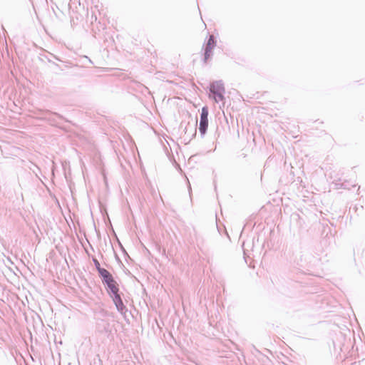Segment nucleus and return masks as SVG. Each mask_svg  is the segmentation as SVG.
<instances>
[{
	"label": "nucleus",
	"mask_w": 365,
	"mask_h": 365,
	"mask_svg": "<svg viewBox=\"0 0 365 365\" xmlns=\"http://www.w3.org/2000/svg\"><path fill=\"white\" fill-rule=\"evenodd\" d=\"M210 91L213 94V98L216 103H218L223 100V93L225 91V89L221 83H212L210 85Z\"/></svg>",
	"instance_id": "obj_1"
},
{
	"label": "nucleus",
	"mask_w": 365,
	"mask_h": 365,
	"mask_svg": "<svg viewBox=\"0 0 365 365\" xmlns=\"http://www.w3.org/2000/svg\"><path fill=\"white\" fill-rule=\"evenodd\" d=\"M208 127V109L207 107L202 108L199 130L201 134L204 135Z\"/></svg>",
	"instance_id": "obj_2"
},
{
	"label": "nucleus",
	"mask_w": 365,
	"mask_h": 365,
	"mask_svg": "<svg viewBox=\"0 0 365 365\" xmlns=\"http://www.w3.org/2000/svg\"><path fill=\"white\" fill-rule=\"evenodd\" d=\"M215 45L216 42L215 41L214 36H210L205 48L204 62L206 63L210 57L212 55V51L215 47Z\"/></svg>",
	"instance_id": "obj_3"
},
{
	"label": "nucleus",
	"mask_w": 365,
	"mask_h": 365,
	"mask_svg": "<svg viewBox=\"0 0 365 365\" xmlns=\"http://www.w3.org/2000/svg\"><path fill=\"white\" fill-rule=\"evenodd\" d=\"M104 282L107 284L108 288L110 289L111 292L114 295H115V298L118 299L119 301L121 302L120 297L118 294V286L116 282L113 279V277Z\"/></svg>",
	"instance_id": "obj_4"
},
{
	"label": "nucleus",
	"mask_w": 365,
	"mask_h": 365,
	"mask_svg": "<svg viewBox=\"0 0 365 365\" xmlns=\"http://www.w3.org/2000/svg\"><path fill=\"white\" fill-rule=\"evenodd\" d=\"M98 270L101 276L103 278L104 281L109 279L110 277H112V275L110 274V272L107 269H106L104 268L98 267Z\"/></svg>",
	"instance_id": "obj_5"
},
{
	"label": "nucleus",
	"mask_w": 365,
	"mask_h": 365,
	"mask_svg": "<svg viewBox=\"0 0 365 365\" xmlns=\"http://www.w3.org/2000/svg\"><path fill=\"white\" fill-rule=\"evenodd\" d=\"M114 300H115V302L116 304H117L118 303H120V304H123V303H122V302H120L119 301V299H116L115 297Z\"/></svg>",
	"instance_id": "obj_6"
},
{
	"label": "nucleus",
	"mask_w": 365,
	"mask_h": 365,
	"mask_svg": "<svg viewBox=\"0 0 365 365\" xmlns=\"http://www.w3.org/2000/svg\"><path fill=\"white\" fill-rule=\"evenodd\" d=\"M96 264L97 269L98 267H100V264H99V262L98 261L96 262Z\"/></svg>",
	"instance_id": "obj_7"
}]
</instances>
